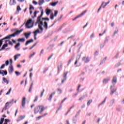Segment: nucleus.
I'll return each instance as SVG.
<instances>
[{
    "label": "nucleus",
    "mask_w": 124,
    "mask_h": 124,
    "mask_svg": "<svg viewBox=\"0 0 124 124\" xmlns=\"http://www.w3.org/2000/svg\"><path fill=\"white\" fill-rule=\"evenodd\" d=\"M44 11L43 10L41 11V14L40 16L37 17V20L35 23V26H37L38 24V28L41 30V31H43V27L45 28L46 30L48 29V23H47L46 21H49L50 20L49 18L43 17L42 18V21H45L44 22L43 21H41V17L43 16Z\"/></svg>",
    "instance_id": "f257e3e1"
},
{
    "label": "nucleus",
    "mask_w": 124,
    "mask_h": 124,
    "mask_svg": "<svg viewBox=\"0 0 124 124\" xmlns=\"http://www.w3.org/2000/svg\"><path fill=\"white\" fill-rule=\"evenodd\" d=\"M112 83L113 85V86H110V90H111V92L110 93L111 95H113V94L114 93L116 92V91H117V89L114 88L115 87V85L117 84V78L116 77H114L112 79Z\"/></svg>",
    "instance_id": "f03ea898"
},
{
    "label": "nucleus",
    "mask_w": 124,
    "mask_h": 124,
    "mask_svg": "<svg viewBox=\"0 0 124 124\" xmlns=\"http://www.w3.org/2000/svg\"><path fill=\"white\" fill-rule=\"evenodd\" d=\"M24 31L23 29H22L19 31H16V32H15L13 34H12L9 36L5 37L3 39H4L5 40V39H10V38H11V37H15L16 36V35H18V34H20L21 33V32H22V31Z\"/></svg>",
    "instance_id": "7ed1b4c3"
},
{
    "label": "nucleus",
    "mask_w": 124,
    "mask_h": 124,
    "mask_svg": "<svg viewBox=\"0 0 124 124\" xmlns=\"http://www.w3.org/2000/svg\"><path fill=\"white\" fill-rule=\"evenodd\" d=\"M44 110H45V108L43 106H38L34 109V114H37L39 112V114H41Z\"/></svg>",
    "instance_id": "20e7f679"
},
{
    "label": "nucleus",
    "mask_w": 124,
    "mask_h": 124,
    "mask_svg": "<svg viewBox=\"0 0 124 124\" xmlns=\"http://www.w3.org/2000/svg\"><path fill=\"white\" fill-rule=\"evenodd\" d=\"M32 20L31 18L29 19L25 24V27L27 29H31L33 27V24L31 25Z\"/></svg>",
    "instance_id": "39448f33"
},
{
    "label": "nucleus",
    "mask_w": 124,
    "mask_h": 124,
    "mask_svg": "<svg viewBox=\"0 0 124 124\" xmlns=\"http://www.w3.org/2000/svg\"><path fill=\"white\" fill-rule=\"evenodd\" d=\"M68 72H65L63 74L62 76H63V79L62 80V84H63L64 83V81H65L67 78V74Z\"/></svg>",
    "instance_id": "423d86ee"
},
{
    "label": "nucleus",
    "mask_w": 124,
    "mask_h": 124,
    "mask_svg": "<svg viewBox=\"0 0 124 124\" xmlns=\"http://www.w3.org/2000/svg\"><path fill=\"white\" fill-rule=\"evenodd\" d=\"M25 117H26V116H25V115L20 116L18 117L17 118V119L16 120V122L17 123H19V122H20V121H21V120H24V119H25Z\"/></svg>",
    "instance_id": "0eeeda50"
},
{
    "label": "nucleus",
    "mask_w": 124,
    "mask_h": 124,
    "mask_svg": "<svg viewBox=\"0 0 124 124\" xmlns=\"http://www.w3.org/2000/svg\"><path fill=\"white\" fill-rule=\"evenodd\" d=\"M43 32L41 31L40 29H37L35 31L33 32L34 34H36L37 35V33H42Z\"/></svg>",
    "instance_id": "6e6552de"
},
{
    "label": "nucleus",
    "mask_w": 124,
    "mask_h": 124,
    "mask_svg": "<svg viewBox=\"0 0 124 124\" xmlns=\"http://www.w3.org/2000/svg\"><path fill=\"white\" fill-rule=\"evenodd\" d=\"M0 74L2 75V76H4V75H7V72L6 71L0 70Z\"/></svg>",
    "instance_id": "1a4fd4ad"
},
{
    "label": "nucleus",
    "mask_w": 124,
    "mask_h": 124,
    "mask_svg": "<svg viewBox=\"0 0 124 124\" xmlns=\"http://www.w3.org/2000/svg\"><path fill=\"white\" fill-rule=\"evenodd\" d=\"M8 41V40H5V42L6 44H5L3 45V46L1 47V50H4L5 49L6 47H7V46L8 45V44H7Z\"/></svg>",
    "instance_id": "9d476101"
},
{
    "label": "nucleus",
    "mask_w": 124,
    "mask_h": 124,
    "mask_svg": "<svg viewBox=\"0 0 124 124\" xmlns=\"http://www.w3.org/2000/svg\"><path fill=\"white\" fill-rule=\"evenodd\" d=\"M9 73H12L13 72V66L12 65V64H10V66L9 68Z\"/></svg>",
    "instance_id": "9b49d317"
},
{
    "label": "nucleus",
    "mask_w": 124,
    "mask_h": 124,
    "mask_svg": "<svg viewBox=\"0 0 124 124\" xmlns=\"http://www.w3.org/2000/svg\"><path fill=\"white\" fill-rule=\"evenodd\" d=\"M16 3L17 2L15 0H10V5H15V4H16Z\"/></svg>",
    "instance_id": "f8f14e48"
},
{
    "label": "nucleus",
    "mask_w": 124,
    "mask_h": 124,
    "mask_svg": "<svg viewBox=\"0 0 124 124\" xmlns=\"http://www.w3.org/2000/svg\"><path fill=\"white\" fill-rule=\"evenodd\" d=\"M114 103H115V99H112V100H111V101L110 102V104L108 105V107H112V106H113V104H114Z\"/></svg>",
    "instance_id": "ddd939ff"
},
{
    "label": "nucleus",
    "mask_w": 124,
    "mask_h": 124,
    "mask_svg": "<svg viewBox=\"0 0 124 124\" xmlns=\"http://www.w3.org/2000/svg\"><path fill=\"white\" fill-rule=\"evenodd\" d=\"M2 80L4 83H5L7 85L9 84V80H7L5 78H2Z\"/></svg>",
    "instance_id": "4468645a"
},
{
    "label": "nucleus",
    "mask_w": 124,
    "mask_h": 124,
    "mask_svg": "<svg viewBox=\"0 0 124 124\" xmlns=\"http://www.w3.org/2000/svg\"><path fill=\"white\" fill-rule=\"evenodd\" d=\"M50 13H51V10L48 8H46V14L47 16H49Z\"/></svg>",
    "instance_id": "2eb2a0df"
},
{
    "label": "nucleus",
    "mask_w": 124,
    "mask_h": 124,
    "mask_svg": "<svg viewBox=\"0 0 124 124\" xmlns=\"http://www.w3.org/2000/svg\"><path fill=\"white\" fill-rule=\"evenodd\" d=\"M22 102V105L23 107H25V105L26 104V97H24L23 98Z\"/></svg>",
    "instance_id": "dca6fc26"
},
{
    "label": "nucleus",
    "mask_w": 124,
    "mask_h": 124,
    "mask_svg": "<svg viewBox=\"0 0 124 124\" xmlns=\"http://www.w3.org/2000/svg\"><path fill=\"white\" fill-rule=\"evenodd\" d=\"M81 56L78 55L77 58H76V62H75V64H77V63L78 62V61H79V60H80V58Z\"/></svg>",
    "instance_id": "f3484780"
},
{
    "label": "nucleus",
    "mask_w": 124,
    "mask_h": 124,
    "mask_svg": "<svg viewBox=\"0 0 124 124\" xmlns=\"http://www.w3.org/2000/svg\"><path fill=\"white\" fill-rule=\"evenodd\" d=\"M109 78H105L103 80V83H104V84H107V83H108V81H109Z\"/></svg>",
    "instance_id": "a211bd4d"
},
{
    "label": "nucleus",
    "mask_w": 124,
    "mask_h": 124,
    "mask_svg": "<svg viewBox=\"0 0 124 124\" xmlns=\"http://www.w3.org/2000/svg\"><path fill=\"white\" fill-rule=\"evenodd\" d=\"M21 56V54H17L14 56L15 61H17V59H19V57Z\"/></svg>",
    "instance_id": "6ab92c4d"
},
{
    "label": "nucleus",
    "mask_w": 124,
    "mask_h": 124,
    "mask_svg": "<svg viewBox=\"0 0 124 124\" xmlns=\"http://www.w3.org/2000/svg\"><path fill=\"white\" fill-rule=\"evenodd\" d=\"M20 45L21 44H20V43H18L15 46V48L16 49L17 51H19V50H20V48L17 47H19V46H20Z\"/></svg>",
    "instance_id": "aec40b11"
},
{
    "label": "nucleus",
    "mask_w": 124,
    "mask_h": 124,
    "mask_svg": "<svg viewBox=\"0 0 124 124\" xmlns=\"http://www.w3.org/2000/svg\"><path fill=\"white\" fill-rule=\"evenodd\" d=\"M10 107L8 106V103H6L4 107L3 108V110H5L7 109H8Z\"/></svg>",
    "instance_id": "412c9836"
},
{
    "label": "nucleus",
    "mask_w": 124,
    "mask_h": 124,
    "mask_svg": "<svg viewBox=\"0 0 124 124\" xmlns=\"http://www.w3.org/2000/svg\"><path fill=\"white\" fill-rule=\"evenodd\" d=\"M105 3V2L103 1L102 2L101 6H100V7L99 8V9H98L97 11V13H99V11H100V9H101V7H102V6H103V4Z\"/></svg>",
    "instance_id": "4be33fe9"
},
{
    "label": "nucleus",
    "mask_w": 124,
    "mask_h": 124,
    "mask_svg": "<svg viewBox=\"0 0 124 124\" xmlns=\"http://www.w3.org/2000/svg\"><path fill=\"white\" fill-rule=\"evenodd\" d=\"M107 99V97H106L104 99V100L99 104L98 106H101V105H103L104 103H105V101H106V99Z\"/></svg>",
    "instance_id": "5701e85b"
},
{
    "label": "nucleus",
    "mask_w": 124,
    "mask_h": 124,
    "mask_svg": "<svg viewBox=\"0 0 124 124\" xmlns=\"http://www.w3.org/2000/svg\"><path fill=\"white\" fill-rule=\"evenodd\" d=\"M118 32H119V29H116L114 31L113 34H112V36H115V35H116V34H117Z\"/></svg>",
    "instance_id": "b1692460"
},
{
    "label": "nucleus",
    "mask_w": 124,
    "mask_h": 124,
    "mask_svg": "<svg viewBox=\"0 0 124 124\" xmlns=\"http://www.w3.org/2000/svg\"><path fill=\"white\" fill-rule=\"evenodd\" d=\"M55 93H56L55 92H53V93H52L49 96V97L48 98V100H49V101H50V100L52 99V98L53 97V95H55Z\"/></svg>",
    "instance_id": "393cba45"
},
{
    "label": "nucleus",
    "mask_w": 124,
    "mask_h": 124,
    "mask_svg": "<svg viewBox=\"0 0 124 124\" xmlns=\"http://www.w3.org/2000/svg\"><path fill=\"white\" fill-rule=\"evenodd\" d=\"M25 40L26 39L24 38H22L18 39L17 41H19V42H24Z\"/></svg>",
    "instance_id": "a878e982"
},
{
    "label": "nucleus",
    "mask_w": 124,
    "mask_h": 124,
    "mask_svg": "<svg viewBox=\"0 0 124 124\" xmlns=\"http://www.w3.org/2000/svg\"><path fill=\"white\" fill-rule=\"evenodd\" d=\"M58 3H59V1L54 2H52L51 3V6H56V5H57V4H58Z\"/></svg>",
    "instance_id": "bb28decb"
},
{
    "label": "nucleus",
    "mask_w": 124,
    "mask_h": 124,
    "mask_svg": "<svg viewBox=\"0 0 124 124\" xmlns=\"http://www.w3.org/2000/svg\"><path fill=\"white\" fill-rule=\"evenodd\" d=\"M31 42H33V39H31V40L28 41L26 43L25 45L27 46V45H28V44H30V43H31Z\"/></svg>",
    "instance_id": "cd10ccee"
},
{
    "label": "nucleus",
    "mask_w": 124,
    "mask_h": 124,
    "mask_svg": "<svg viewBox=\"0 0 124 124\" xmlns=\"http://www.w3.org/2000/svg\"><path fill=\"white\" fill-rule=\"evenodd\" d=\"M24 35L26 37V38L28 39L30 37V35H31V32L28 33H24Z\"/></svg>",
    "instance_id": "c85d7f7f"
},
{
    "label": "nucleus",
    "mask_w": 124,
    "mask_h": 124,
    "mask_svg": "<svg viewBox=\"0 0 124 124\" xmlns=\"http://www.w3.org/2000/svg\"><path fill=\"white\" fill-rule=\"evenodd\" d=\"M13 101H14V99H13L11 101L7 102V103H8V106L9 107H10V106H9L10 104H11V105H12V104H13Z\"/></svg>",
    "instance_id": "c756f323"
},
{
    "label": "nucleus",
    "mask_w": 124,
    "mask_h": 124,
    "mask_svg": "<svg viewBox=\"0 0 124 124\" xmlns=\"http://www.w3.org/2000/svg\"><path fill=\"white\" fill-rule=\"evenodd\" d=\"M44 2V0H39L38 4L39 5H42Z\"/></svg>",
    "instance_id": "7c9ffc66"
},
{
    "label": "nucleus",
    "mask_w": 124,
    "mask_h": 124,
    "mask_svg": "<svg viewBox=\"0 0 124 124\" xmlns=\"http://www.w3.org/2000/svg\"><path fill=\"white\" fill-rule=\"evenodd\" d=\"M92 102H93V99H90L89 100L88 102L87 103V106H90L91 103H92Z\"/></svg>",
    "instance_id": "2f4dec72"
},
{
    "label": "nucleus",
    "mask_w": 124,
    "mask_h": 124,
    "mask_svg": "<svg viewBox=\"0 0 124 124\" xmlns=\"http://www.w3.org/2000/svg\"><path fill=\"white\" fill-rule=\"evenodd\" d=\"M86 13H87V10H85L84 11H83L80 15H79L78 16H79V17H81V16H83V15H85V14H86Z\"/></svg>",
    "instance_id": "473e14b6"
},
{
    "label": "nucleus",
    "mask_w": 124,
    "mask_h": 124,
    "mask_svg": "<svg viewBox=\"0 0 124 124\" xmlns=\"http://www.w3.org/2000/svg\"><path fill=\"white\" fill-rule=\"evenodd\" d=\"M107 59V57H105L102 61H101L100 62V64H102V63H103V62H105L106 61V59Z\"/></svg>",
    "instance_id": "72a5a7b5"
},
{
    "label": "nucleus",
    "mask_w": 124,
    "mask_h": 124,
    "mask_svg": "<svg viewBox=\"0 0 124 124\" xmlns=\"http://www.w3.org/2000/svg\"><path fill=\"white\" fill-rule=\"evenodd\" d=\"M55 17V16H54V14L51 13L50 16V18L51 20H54V17Z\"/></svg>",
    "instance_id": "f704fd0d"
},
{
    "label": "nucleus",
    "mask_w": 124,
    "mask_h": 124,
    "mask_svg": "<svg viewBox=\"0 0 124 124\" xmlns=\"http://www.w3.org/2000/svg\"><path fill=\"white\" fill-rule=\"evenodd\" d=\"M37 13H39V12H37L36 11H35L34 12V16H32V18H35L36 17V14H37Z\"/></svg>",
    "instance_id": "c9c22d12"
},
{
    "label": "nucleus",
    "mask_w": 124,
    "mask_h": 124,
    "mask_svg": "<svg viewBox=\"0 0 124 124\" xmlns=\"http://www.w3.org/2000/svg\"><path fill=\"white\" fill-rule=\"evenodd\" d=\"M46 115H47V114H45L44 116H39V117L36 118V121H38L39 120H40V119H41V118H42V117H44V116H46Z\"/></svg>",
    "instance_id": "e433bc0d"
},
{
    "label": "nucleus",
    "mask_w": 124,
    "mask_h": 124,
    "mask_svg": "<svg viewBox=\"0 0 124 124\" xmlns=\"http://www.w3.org/2000/svg\"><path fill=\"white\" fill-rule=\"evenodd\" d=\"M83 46V43H81L78 45V47L79 49H81V47Z\"/></svg>",
    "instance_id": "4c0bfd02"
},
{
    "label": "nucleus",
    "mask_w": 124,
    "mask_h": 124,
    "mask_svg": "<svg viewBox=\"0 0 124 124\" xmlns=\"http://www.w3.org/2000/svg\"><path fill=\"white\" fill-rule=\"evenodd\" d=\"M22 9H21V7H20V5L17 6L16 10L18 12H20V10H21Z\"/></svg>",
    "instance_id": "58836bf2"
},
{
    "label": "nucleus",
    "mask_w": 124,
    "mask_h": 124,
    "mask_svg": "<svg viewBox=\"0 0 124 124\" xmlns=\"http://www.w3.org/2000/svg\"><path fill=\"white\" fill-rule=\"evenodd\" d=\"M11 91H12V88H10L9 91L6 93V95H9L10 94V93H11Z\"/></svg>",
    "instance_id": "ea45409f"
},
{
    "label": "nucleus",
    "mask_w": 124,
    "mask_h": 124,
    "mask_svg": "<svg viewBox=\"0 0 124 124\" xmlns=\"http://www.w3.org/2000/svg\"><path fill=\"white\" fill-rule=\"evenodd\" d=\"M58 13H59V12L58 11H54V17H57Z\"/></svg>",
    "instance_id": "a19ab883"
},
{
    "label": "nucleus",
    "mask_w": 124,
    "mask_h": 124,
    "mask_svg": "<svg viewBox=\"0 0 124 124\" xmlns=\"http://www.w3.org/2000/svg\"><path fill=\"white\" fill-rule=\"evenodd\" d=\"M4 121V118H1L0 120V124H3V122Z\"/></svg>",
    "instance_id": "79ce46f5"
},
{
    "label": "nucleus",
    "mask_w": 124,
    "mask_h": 124,
    "mask_svg": "<svg viewBox=\"0 0 124 124\" xmlns=\"http://www.w3.org/2000/svg\"><path fill=\"white\" fill-rule=\"evenodd\" d=\"M110 3V1H108V2L106 3L105 5L103 6V8H105L108 4H109Z\"/></svg>",
    "instance_id": "37998d69"
},
{
    "label": "nucleus",
    "mask_w": 124,
    "mask_h": 124,
    "mask_svg": "<svg viewBox=\"0 0 124 124\" xmlns=\"http://www.w3.org/2000/svg\"><path fill=\"white\" fill-rule=\"evenodd\" d=\"M62 93V89H60V88H58V93L59 94H61V93Z\"/></svg>",
    "instance_id": "c03bdc74"
},
{
    "label": "nucleus",
    "mask_w": 124,
    "mask_h": 124,
    "mask_svg": "<svg viewBox=\"0 0 124 124\" xmlns=\"http://www.w3.org/2000/svg\"><path fill=\"white\" fill-rule=\"evenodd\" d=\"M89 62H90V59H89V58H86L84 63H87Z\"/></svg>",
    "instance_id": "a18cd8bd"
},
{
    "label": "nucleus",
    "mask_w": 124,
    "mask_h": 124,
    "mask_svg": "<svg viewBox=\"0 0 124 124\" xmlns=\"http://www.w3.org/2000/svg\"><path fill=\"white\" fill-rule=\"evenodd\" d=\"M9 63H10L9 61L7 60L5 62V65H6V66H7V65H8Z\"/></svg>",
    "instance_id": "49530a36"
},
{
    "label": "nucleus",
    "mask_w": 124,
    "mask_h": 124,
    "mask_svg": "<svg viewBox=\"0 0 124 124\" xmlns=\"http://www.w3.org/2000/svg\"><path fill=\"white\" fill-rule=\"evenodd\" d=\"M31 9H33V10H34V7L32 6V5H30V10H31Z\"/></svg>",
    "instance_id": "de8ad7c7"
},
{
    "label": "nucleus",
    "mask_w": 124,
    "mask_h": 124,
    "mask_svg": "<svg viewBox=\"0 0 124 124\" xmlns=\"http://www.w3.org/2000/svg\"><path fill=\"white\" fill-rule=\"evenodd\" d=\"M34 55H35V53L33 52L32 54H31L29 56V58L30 59H31V58H32L33 56H34Z\"/></svg>",
    "instance_id": "09e8293b"
},
{
    "label": "nucleus",
    "mask_w": 124,
    "mask_h": 124,
    "mask_svg": "<svg viewBox=\"0 0 124 124\" xmlns=\"http://www.w3.org/2000/svg\"><path fill=\"white\" fill-rule=\"evenodd\" d=\"M45 92V90L43 89V92L41 93L40 95L41 97H42V96H43V94H44Z\"/></svg>",
    "instance_id": "8fccbe9b"
},
{
    "label": "nucleus",
    "mask_w": 124,
    "mask_h": 124,
    "mask_svg": "<svg viewBox=\"0 0 124 124\" xmlns=\"http://www.w3.org/2000/svg\"><path fill=\"white\" fill-rule=\"evenodd\" d=\"M4 122L5 124H7V123L10 122V120L9 119H5Z\"/></svg>",
    "instance_id": "3c124183"
},
{
    "label": "nucleus",
    "mask_w": 124,
    "mask_h": 124,
    "mask_svg": "<svg viewBox=\"0 0 124 124\" xmlns=\"http://www.w3.org/2000/svg\"><path fill=\"white\" fill-rule=\"evenodd\" d=\"M73 107H74V105H73L70 108V109H69V110L67 111V113H69V112H70L71 109H72V108H73Z\"/></svg>",
    "instance_id": "603ef678"
},
{
    "label": "nucleus",
    "mask_w": 124,
    "mask_h": 124,
    "mask_svg": "<svg viewBox=\"0 0 124 124\" xmlns=\"http://www.w3.org/2000/svg\"><path fill=\"white\" fill-rule=\"evenodd\" d=\"M4 66H5V64H3L0 67V69L4 68Z\"/></svg>",
    "instance_id": "864d4df0"
},
{
    "label": "nucleus",
    "mask_w": 124,
    "mask_h": 124,
    "mask_svg": "<svg viewBox=\"0 0 124 124\" xmlns=\"http://www.w3.org/2000/svg\"><path fill=\"white\" fill-rule=\"evenodd\" d=\"M78 18H80V16H78L77 17H75L73 19V21H75L76 19H78Z\"/></svg>",
    "instance_id": "5fc2aeb1"
},
{
    "label": "nucleus",
    "mask_w": 124,
    "mask_h": 124,
    "mask_svg": "<svg viewBox=\"0 0 124 124\" xmlns=\"http://www.w3.org/2000/svg\"><path fill=\"white\" fill-rule=\"evenodd\" d=\"M33 3L35 5H37V4H38V2H36L35 0L33 1Z\"/></svg>",
    "instance_id": "6e6d98bb"
},
{
    "label": "nucleus",
    "mask_w": 124,
    "mask_h": 124,
    "mask_svg": "<svg viewBox=\"0 0 124 124\" xmlns=\"http://www.w3.org/2000/svg\"><path fill=\"white\" fill-rule=\"evenodd\" d=\"M2 40H5L4 39H2L0 40V47L2 45Z\"/></svg>",
    "instance_id": "4d7b16f0"
},
{
    "label": "nucleus",
    "mask_w": 124,
    "mask_h": 124,
    "mask_svg": "<svg viewBox=\"0 0 124 124\" xmlns=\"http://www.w3.org/2000/svg\"><path fill=\"white\" fill-rule=\"evenodd\" d=\"M47 70H48V68H46L45 69H44L43 73H46V71H47Z\"/></svg>",
    "instance_id": "13d9d810"
},
{
    "label": "nucleus",
    "mask_w": 124,
    "mask_h": 124,
    "mask_svg": "<svg viewBox=\"0 0 124 124\" xmlns=\"http://www.w3.org/2000/svg\"><path fill=\"white\" fill-rule=\"evenodd\" d=\"M15 73L17 75V76H19V75H20V72H19L16 71Z\"/></svg>",
    "instance_id": "bf43d9fd"
},
{
    "label": "nucleus",
    "mask_w": 124,
    "mask_h": 124,
    "mask_svg": "<svg viewBox=\"0 0 124 124\" xmlns=\"http://www.w3.org/2000/svg\"><path fill=\"white\" fill-rule=\"evenodd\" d=\"M38 99V96H37L35 97V99L34 100V102H35V101H37Z\"/></svg>",
    "instance_id": "052dcab7"
},
{
    "label": "nucleus",
    "mask_w": 124,
    "mask_h": 124,
    "mask_svg": "<svg viewBox=\"0 0 124 124\" xmlns=\"http://www.w3.org/2000/svg\"><path fill=\"white\" fill-rule=\"evenodd\" d=\"M44 52V50L43 49H42L40 53V56H41V55H42V54H43V52Z\"/></svg>",
    "instance_id": "680f3d73"
},
{
    "label": "nucleus",
    "mask_w": 124,
    "mask_h": 124,
    "mask_svg": "<svg viewBox=\"0 0 124 124\" xmlns=\"http://www.w3.org/2000/svg\"><path fill=\"white\" fill-rule=\"evenodd\" d=\"M85 98V96H82L80 98H79V100H83Z\"/></svg>",
    "instance_id": "e2e57ef3"
},
{
    "label": "nucleus",
    "mask_w": 124,
    "mask_h": 124,
    "mask_svg": "<svg viewBox=\"0 0 124 124\" xmlns=\"http://www.w3.org/2000/svg\"><path fill=\"white\" fill-rule=\"evenodd\" d=\"M63 16L62 15L60 16V17L59 18H58V20L60 21V20H61V19H62V17Z\"/></svg>",
    "instance_id": "0e129e2a"
},
{
    "label": "nucleus",
    "mask_w": 124,
    "mask_h": 124,
    "mask_svg": "<svg viewBox=\"0 0 124 124\" xmlns=\"http://www.w3.org/2000/svg\"><path fill=\"white\" fill-rule=\"evenodd\" d=\"M36 34H34V38L35 39V40H36L37 38H36Z\"/></svg>",
    "instance_id": "69168bd1"
},
{
    "label": "nucleus",
    "mask_w": 124,
    "mask_h": 124,
    "mask_svg": "<svg viewBox=\"0 0 124 124\" xmlns=\"http://www.w3.org/2000/svg\"><path fill=\"white\" fill-rule=\"evenodd\" d=\"M111 26L112 27H114V26H115V23L114 22H112L111 23Z\"/></svg>",
    "instance_id": "338daca9"
},
{
    "label": "nucleus",
    "mask_w": 124,
    "mask_h": 124,
    "mask_svg": "<svg viewBox=\"0 0 124 124\" xmlns=\"http://www.w3.org/2000/svg\"><path fill=\"white\" fill-rule=\"evenodd\" d=\"M80 88H81V85L79 84L78 88V90H77L78 92H79V89H80Z\"/></svg>",
    "instance_id": "774afa93"
}]
</instances>
